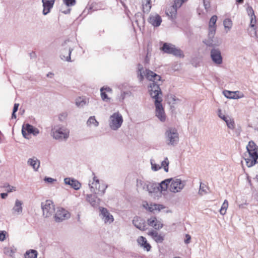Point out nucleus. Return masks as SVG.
Returning <instances> with one entry per match:
<instances>
[{
  "mask_svg": "<svg viewBox=\"0 0 258 258\" xmlns=\"http://www.w3.org/2000/svg\"><path fill=\"white\" fill-rule=\"evenodd\" d=\"M144 76H146L148 80L152 82L150 84V89L149 90L150 95L153 86H158L159 89L161 91L160 88V86L162 85V83L161 77L149 70H146V73H145L143 67L139 64L138 66V77L140 82L143 80Z\"/></svg>",
  "mask_w": 258,
  "mask_h": 258,
  "instance_id": "obj_1",
  "label": "nucleus"
},
{
  "mask_svg": "<svg viewBox=\"0 0 258 258\" xmlns=\"http://www.w3.org/2000/svg\"><path fill=\"white\" fill-rule=\"evenodd\" d=\"M236 2L238 4H242L243 3V0H235Z\"/></svg>",
  "mask_w": 258,
  "mask_h": 258,
  "instance_id": "obj_58",
  "label": "nucleus"
},
{
  "mask_svg": "<svg viewBox=\"0 0 258 258\" xmlns=\"http://www.w3.org/2000/svg\"><path fill=\"white\" fill-rule=\"evenodd\" d=\"M63 3L67 6V7H72L74 6L76 4V0H62Z\"/></svg>",
  "mask_w": 258,
  "mask_h": 258,
  "instance_id": "obj_43",
  "label": "nucleus"
},
{
  "mask_svg": "<svg viewBox=\"0 0 258 258\" xmlns=\"http://www.w3.org/2000/svg\"><path fill=\"white\" fill-rule=\"evenodd\" d=\"M185 237H186V239L184 240V242L186 244H188L190 242V240L191 239L190 236L188 234H186Z\"/></svg>",
  "mask_w": 258,
  "mask_h": 258,
  "instance_id": "obj_50",
  "label": "nucleus"
},
{
  "mask_svg": "<svg viewBox=\"0 0 258 258\" xmlns=\"http://www.w3.org/2000/svg\"><path fill=\"white\" fill-rule=\"evenodd\" d=\"M68 116V113L66 112L60 113L58 116L59 120L61 121H63Z\"/></svg>",
  "mask_w": 258,
  "mask_h": 258,
  "instance_id": "obj_47",
  "label": "nucleus"
},
{
  "mask_svg": "<svg viewBox=\"0 0 258 258\" xmlns=\"http://www.w3.org/2000/svg\"><path fill=\"white\" fill-rule=\"evenodd\" d=\"M210 56L214 64L220 65L222 63L223 58L221 51L218 48H213L210 51Z\"/></svg>",
  "mask_w": 258,
  "mask_h": 258,
  "instance_id": "obj_14",
  "label": "nucleus"
},
{
  "mask_svg": "<svg viewBox=\"0 0 258 258\" xmlns=\"http://www.w3.org/2000/svg\"><path fill=\"white\" fill-rule=\"evenodd\" d=\"M37 252L35 250H31L30 251H27L25 254L26 258H36Z\"/></svg>",
  "mask_w": 258,
  "mask_h": 258,
  "instance_id": "obj_36",
  "label": "nucleus"
},
{
  "mask_svg": "<svg viewBox=\"0 0 258 258\" xmlns=\"http://www.w3.org/2000/svg\"><path fill=\"white\" fill-rule=\"evenodd\" d=\"M143 11L145 12L146 9L147 12H149L151 8L150 5V0H147V2L145 4L143 5Z\"/></svg>",
  "mask_w": 258,
  "mask_h": 258,
  "instance_id": "obj_45",
  "label": "nucleus"
},
{
  "mask_svg": "<svg viewBox=\"0 0 258 258\" xmlns=\"http://www.w3.org/2000/svg\"><path fill=\"white\" fill-rule=\"evenodd\" d=\"M247 11L248 15L250 16V17L255 16L254 14V11L251 7H248Z\"/></svg>",
  "mask_w": 258,
  "mask_h": 258,
  "instance_id": "obj_49",
  "label": "nucleus"
},
{
  "mask_svg": "<svg viewBox=\"0 0 258 258\" xmlns=\"http://www.w3.org/2000/svg\"><path fill=\"white\" fill-rule=\"evenodd\" d=\"M171 180V179H170V178H168L162 181L160 183V187L161 188V190L165 191L167 189V188L169 187Z\"/></svg>",
  "mask_w": 258,
  "mask_h": 258,
  "instance_id": "obj_30",
  "label": "nucleus"
},
{
  "mask_svg": "<svg viewBox=\"0 0 258 258\" xmlns=\"http://www.w3.org/2000/svg\"><path fill=\"white\" fill-rule=\"evenodd\" d=\"M161 17L157 14L151 15L148 19V22L154 27H159L162 22Z\"/></svg>",
  "mask_w": 258,
  "mask_h": 258,
  "instance_id": "obj_18",
  "label": "nucleus"
},
{
  "mask_svg": "<svg viewBox=\"0 0 258 258\" xmlns=\"http://www.w3.org/2000/svg\"><path fill=\"white\" fill-rule=\"evenodd\" d=\"M161 206V205L159 204H150L148 207V210L150 212H154L155 210L160 211Z\"/></svg>",
  "mask_w": 258,
  "mask_h": 258,
  "instance_id": "obj_39",
  "label": "nucleus"
},
{
  "mask_svg": "<svg viewBox=\"0 0 258 258\" xmlns=\"http://www.w3.org/2000/svg\"><path fill=\"white\" fill-rule=\"evenodd\" d=\"M171 182L169 187L170 191L173 193L179 192L184 187L185 181L181 180L177 178H171Z\"/></svg>",
  "mask_w": 258,
  "mask_h": 258,
  "instance_id": "obj_10",
  "label": "nucleus"
},
{
  "mask_svg": "<svg viewBox=\"0 0 258 258\" xmlns=\"http://www.w3.org/2000/svg\"><path fill=\"white\" fill-rule=\"evenodd\" d=\"M148 234L157 243H162L164 240L163 236L156 231L152 230Z\"/></svg>",
  "mask_w": 258,
  "mask_h": 258,
  "instance_id": "obj_25",
  "label": "nucleus"
},
{
  "mask_svg": "<svg viewBox=\"0 0 258 258\" xmlns=\"http://www.w3.org/2000/svg\"><path fill=\"white\" fill-rule=\"evenodd\" d=\"M55 0H42L43 3V14L47 15L50 12V9L52 8Z\"/></svg>",
  "mask_w": 258,
  "mask_h": 258,
  "instance_id": "obj_19",
  "label": "nucleus"
},
{
  "mask_svg": "<svg viewBox=\"0 0 258 258\" xmlns=\"http://www.w3.org/2000/svg\"><path fill=\"white\" fill-rule=\"evenodd\" d=\"M8 196L7 193H1V197L2 199H6L7 197Z\"/></svg>",
  "mask_w": 258,
  "mask_h": 258,
  "instance_id": "obj_57",
  "label": "nucleus"
},
{
  "mask_svg": "<svg viewBox=\"0 0 258 258\" xmlns=\"http://www.w3.org/2000/svg\"><path fill=\"white\" fill-rule=\"evenodd\" d=\"M27 164L33 167L35 171H37L40 167V161L36 157L29 158L27 161Z\"/></svg>",
  "mask_w": 258,
  "mask_h": 258,
  "instance_id": "obj_28",
  "label": "nucleus"
},
{
  "mask_svg": "<svg viewBox=\"0 0 258 258\" xmlns=\"http://www.w3.org/2000/svg\"><path fill=\"white\" fill-rule=\"evenodd\" d=\"M151 90V96L155 99V105L156 107V116L158 119L164 122L166 120V115L164 108L161 103L162 101V92L158 86H153Z\"/></svg>",
  "mask_w": 258,
  "mask_h": 258,
  "instance_id": "obj_2",
  "label": "nucleus"
},
{
  "mask_svg": "<svg viewBox=\"0 0 258 258\" xmlns=\"http://www.w3.org/2000/svg\"><path fill=\"white\" fill-rule=\"evenodd\" d=\"M133 224L140 230L145 231L147 229L145 221L139 217H136L134 218Z\"/></svg>",
  "mask_w": 258,
  "mask_h": 258,
  "instance_id": "obj_17",
  "label": "nucleus"
},
{
  "mask_svg": "<svg viewBox=\"0 0 258 258\" xmlns=\"http://www.w3.org/2000/svg\"><path fill=\"white\" fill-rule=\"evenodd\" d=\"M55 179L51 178V177H45L44 181L49 182V183H52L53 181H55Z\"/></svg>",
  "mask_w": 258,
  "mask_h": 258,
  "instance_id": "obj_51",
  "label": "nucleus"
},
{
  "mask_svg": "<svg viewBox=\"0 0 258 258\" xmlns=\"http://www.w3.org/2000/svg\"><path fill=\"white\" fill-rule=\"evenodd\" d=\"M168 165L169 161L168 158L166 157L161 163V167L164 168L165 171L166 172L168 171Z\"/></svg>",
  "mask_w": 258,
  "mask_h": 258,
  "instance_id": "obj_40",
  "label": "nucleus"
},
{
  "mask_svg": "<svg viewBox=\"0 0 258 258\" xmlns=\"http://www.w3.org/2000/svg\"><path fill=\"white\" fill-rule=\"evenodd\" d=\"M39 131L38 130V128H34V130H33V133H32L31 134H32L34 136H37L38 134H39Z\"/></svg>",
  "mask_w": 258,
  "mask_h": 258,
  "instance_id": "obj_52",
  "label": "nucleus"
},
{
  "mask_svg": "<svg viewBox=\"0 0 258 258\" xmlns=\"http://www.w3.org/2000/svg\"><path fill=\"white\" fill-rule=\"evenodd\" d=\"M19 104L15 103L14 105L13 112L12 114V118H16V112L18 111Z\"/></svg>",
  "mask_w": 258,
  "mask_h": 258,
  "instance_id": "obj_44",
  "label": "nucleus"
},
{
  "mask_svg": "<svg viewBox=\"0 0 258 258\" xmlns=\"http://www.w3.org/2000/svg\"><path fill=\"white\" fill-rule=\"evenodd\" d=\"M51 134L55 140L62 141H66L70 136V130L62 125L54 126L51 130Z\"/></svg>",
  "mask_w": 258,
  "mask_h": 258,
  "instance_id": "obj_4",
  "label": "nucleus"
},
{
  "mask_svg": "<svg viewBox=\"0 0 258 258\" xmlns=\"http://www.w3.org/2000/svg\"><path fill=\"white\" fill-rule=\"evenodd\" d=\"M41 209L43 215L46 218L51 216L55 211L53 203L50 200H46L41 203Z\"/></svg>",
  "mask_w": 258,
  "mask_h": 258,
  "instance_id": "obj_11",
  "label": "nucleus"
},
{
  "mask_svg": "<svg viewBox=\"0 0 258 258\" xmlns=\"http://www.w3.org/2000/svg\"><path fill=\"white\" fill-rule=\"evenodd\" d=\"M187 0H174V4L170 6L166 10V14L168 17L173 20L176 18L177 9L180 8L182 4Z\"/></svg>",
  "mask_w": 258,
  "mask_h": 258,
  "instance_id": "obj_12",
  "label": "nucleus"
},
{
  "mask_svg": "<svg viewBox=\"0 0 258 258\" xmlns=\"http://www.w3.org/2000/svg\"><path fill=\"white\" fill-rule=\"evenodd\" d=\"M126 94H128V93L127 92H123L121 93V96L120 97H121V99L122 100H123L124 99V98H125V95Z\"/></svg>",
  "mask_w": 258,
  "mask_h": 258,
  "instance_id": "obj_56",
  "label": "nucleus"
},
{
  "mask_svg": "<svg viewBox=\"0 0 258 258\" xmlns=\"http://www.w3.org/2000/svg\"><path fill=\"white\" fill-rule=\"evenodd\" d=\"M223 25L225 29H227L226 32H228L232 27V22L230 19H226L223 22Z\"/></svg>",
  "mask_w": 258,
  "mask_h": 258,
  "instance_id": "obj_34",
  "label": "nucleus"
},
{
  "mask_svg": "<svg viewBox=\"0 0 258 258\" xmlns=\"http://www.w3.org/2000/svg\"><path fill=\"white\" fill-rule=\"evenodd\" d=\"M228 127L231 130H233L235 127V124L234 120L230 117H228L226 120H225Z\"/></svg>",
  "mask_w": 258,
  "mask_h": 258,
  "instance_id": "obj_38",
  "label": "nucleus"
},
{
  "mask_svg": "<svg viewBox=\"0 0 258 258\" xmlns=\"http://www.w3.org/2000/svg\"><path fill=\"white\" fill-rule=\"evenodd\" d=\"M237 93H239L238 91H230L228 90H225L223 91V94L224 96L229 99H237L241 98L244 97V95L242 93H240L239 95H237Z\"/></svg>",
  "mask_w": 258,
  "mask_h": 258,
  "instance_id": "obj_23",
  "label": "nucleus"
},
{
  "mask_svg": "<svg viewBox=\"0 0 258 258\" xmlns=\"http://www.w3.org/2000/svg\"><path fill=\"white\" fill-rule=\"evenodd\" d=\"M151 164L152 165V169L154 171H157L161 168V167L159 165L154 163L153 160H151Z\"/></svg>",
  "mask_w": 258,
  "mask_h": 258,
  "instance_id": "obj_46",
  "label": "nucleus"
},
{
  "mask_svg": "<svg viewBox=\"0 0 258 258\" xmlns=\"http://www.w3.org/2000/svg\"><path fill=\"white\" fill-rule=\"evenodd\" d=\"M70 217L69 212L63 208L58 209L56 212L54 218L57 222H59Z\"/></svg>",
  "mask_w": 258,
  "mask_h": 258,
  "instance_id": "obj_16",
  "label": "nucleus"
},
{
  "mask_svg": "<svg viewBox=\"0 0 258 258\" xmlns=\"http://www.w3.org/2000/svg\"><path fill=\"white\" fill-rule=\"evenodd\" d=\"M204 6H205V8L206 9H207L209 8V4H206L205 2H204Z\"/></svg>",
  "mask_w": 258,
  "mask_h": 258,
  "instance_id": "obj_60",
  "label": "nucleus"
},
{
  "mask_svg": "<svg viewBox=\"0 0 258 258\" xmlns=\"http://www.w3.org/2000/svg\"><path fill=\"white\" fill-rule=\"evenodd\" d=\"M23 202L17 199L15 201L14 206L12 209V213L14 215H20L22 214L23 212V207H22Z\"/></svg>",
  "mask_w": 258,
  "mask_h": 258,
  "instance_id": "obj_21",
  "label": "nucleus"
},
{
  "mask_svg": "<svg viewBox=\"0 0 258 258\" xmlns=\"http://www.w3.org/2000/svg\"><path fill=\"white\" fill-rule=\"evenodd\" d=\"M148 225L153 227L156 230H159L163 227V224L155 217H152L148 220Z\"/></svg>",
  "mask_w": 258,
  "mask_h": 258,
  "instance_id": "obj_22",
  "label": "nucleus"
},
{
  "mask_svg": "<svg viewBox=\"0 0 258 258\" xmlns=\"http://www.w3.org/2000/svg\"><path fill=\"white\" fill-rule=\"evenodd\" d=\"M62 46V48L61 49L60 55L61 59L67 61H70L71 54L74 49V42L71 40H67L63 42Z\"/></svg>",
  "mask_w": 258,
  "mask_h": 258,
  "instance_id": "obj_8",
  "label": "nucleus"
},
{
  "mask_svg": "<svg viewBox=\"0 0 258 258\" xmlns=\"http://www.w3.org/2000/svg\"><path fill=\"white\" fill-rule=\"evenodd\" d=\"M5 239V234L4 232H0V240L3 241Z\"/></svg>",
  "mask_w": 258,
  "mask_h": 258,
  "instance_id": "obj_53",
  "label": "nucleus"
},
{
  "mask_svg": "<svg viewBox=\"0 0 258 258\" xmlns=\"http://www.w3.org/2000/svg\"><path fill=\"white\" fill-rule=\"evenodd\" d=\"M207 188L206 185L202 183H201L200 186V189L199 191V194L201 196H203L204 194H207V191L206 188Z\"/></svg>",
  "mask_w": 258,
  "mask_h": 258,
  "instance_id": "obj_42",
  "label": "nucleus"
},
{
  "mask_svg": "<svg viewBox=\"0 0 258 258\" xmlns=\"http://www.w3.org/2000/svg\"><path fill=\"white\" fill-rule=\"evenodd\" d=\"M148 183V182H145V181H142L141 180L137 179V188L139 189H142V190L146 191Z\"/></svg>",
  "mask_w": 258,
  "mask_h": 258,
  "instance_id": "obj_31",
  "label": "nucleus"
},
{
  "mask_svg": "<svg viewBox=\"0 0 258 258\" xmlns=\"http://www.w3.org/2000/svg\"><path fill=\"white\" fill-rule=\"evenodd\" d=\"M161 50L165 53L172 54L175 56L179 57L184 56L183 51L171 43H164Z\"/></svg>",
  "mask_w": 258,
  "mask_h": 258,
  "instance_id": "obj_9",
  "label": "nucleus"
},
{
  "mask_svg": "<svg viewBox=\"0 0 258 258\" xmlns=\"http://www.w3.org/2000/svg\"><path fill=\"white\" fill-rule=\"evenodd\" d=\"M105 90L107 92H110L111 91V89L109 87H106L104 88V90Z\"/></svg>",
  "mask_w": 258,
  "mask_h": 258,
  "instance_id": "obj_59",
  "label": "nucleus"
},
{
  "mask_svg": "<svg viewBox=\"0 0 258 258\" xmlns=\"http://www.w3.org/2000/svg\"><path fill=\"white\" fill-rule=\"evenodd\" d=\"M87 124L88 126H91L92 125L95 127L99 125V122L97 121L94 116H90L87 121Z\"/></svg>",
  "mask_w": 258,
  "mask_h": 258,
  "instance_id": "obj_32",
  "label": "nucleus"
},
{
  "mask_svg": "<svg viewBox=\"0 0 258 258\" xmlns=\"http://www.w3.org/2000/svg\"><path fill=\"white\" fill-rule=\"evenodd\" d=\"M246 151L243 154V158L248 167H251L258 163V146L252 141L248 142L246 146Z\"/></svg>",
  "mask_w": 258,
  "mask_h": 258,
  "instance_id": "obj_3",
  "label": "nucleus"
},
{
  "mask_svg": "<svg viewBox=\"0 0 258 258\" xmlns=\"http://www.w3.org/2000/svg\"><path fill=\"white\" fill-rule=\"evenodd\" d=\"M64 182L66 184L71 186L75 190H78L81 186V183L77 180L74 178L67 177L64 179Z\"/></svg>",
  "mask_w": 258,
  "mask_h": 258,
  "instance_id": "obj_20",
  "label": "nucleus"
},
{
  "mask_svg": "<svg viewBox=\"0 0 258 258\" xmlns=\"http://www.w3.org/2000/svg\"><path fill=\"white\" fill-rule=\"evenodd\" d=\"M88 103V100L84 97H79L76 99V105L78 107H83Z\"/></svg>",
  "mask_w": 258,
  "mask_h": 258,
  "instance_id": "obj_29",
  "label": "nucleus"
},
{
  "mask_svg": "<svg viewBox=\"0 0 258 258\" xmlns=\"http://www.w3.org/2000/svg\"><path fill=\"white\" fill-rule=\"evenodd\" d=\"M91 191L95 194L103 195L105 192L108 185L104 183H99V180L97 179L96 176H94L93 180L89 184Z\"/></svg>",
  "mask_w": 258,
  "mask_h": 258,
  "instance_id": "obj_7",
  "label": "nucleus"
},
{
  "mask_svg": "<svg viewBox=\"0 0 258 258\" xmlns=\"http://www.w3.org/2000/svg\"><path fill=\"white\" fill-rule=\"evenodd\" d=\"M87 200L93 207L98 206L99 205L100 199H99L95 195H87Z\"/></svg>",
  "mask_w": 258,
  "mask_h": 258,
  "instance_id": "obj_27",
  "label": "nucleus"
},
{
  "mask_svg": "<svg viewBox=\"0 0 258 258\" xmlns=\"http://www.w3.org/2000/svg\"><path fill=\"white\" fill-rule=\"evenodd\" d=\"M165 139L166 144L169 146H174L179 141V135L175 128L169 127L165 133Z\"/></svg>",
  "mask_w": 258,
  "mask_h": 258,
  "instance_id": "obj_5",
  "label": "nucleus"
},
{
  "mask_svg": "<svg viewBox=\"0 0 258 258\" xmlns=\"http://www.w3.org/2000/svg\"><path fill=\"white\" fill-rule=\"evenodd\" d=\"M255 24H256L255 16H254L251 17L250 26L251 28H252L253 29L254 36H255L256 37H257L256 32L255 30Z\"/></svg>",
  "mask_w": 258,
  "mask_h": 258,
  "instance_id": "obj_37",
  "label": "nucleus"
},
{
  "mask_svg": "<svg viewBox=\"0 0 258 258\" xmlns=\"http://www.w3.org/2000/svg\"><path fill=\"white\" fill-rule=\"evenodd\" d=\"M228 202L226 200H225L224 201V202H223V203L221 206V208L220 210V213L221 215H224L225 214V213L226 212L227 209L228 208Z\"/></svg>",
  "mask_w": 258,
  "mask_h": 258,
  "instance_id": "obj_35",
  "label": "nucleus"
},
{
  "mask_svg": "<svg viewBox=\"0 0 258 258\" xmlns=\"http://www.w3.org/2000/svg\"><path fill=\"white\" fill-rule=\"evenodd\" d=\"M217 20V17L216 15L213 16L209 21V33L208 37L210 40L206 44L209 46L212 45L213 38L214 37L216 32V23Z\"/></svg>",
  "mask_w": 258,
  "mask_h": 258,
  "instance_id": "obj_13",
  "label": "nucleus"
},
{
  "mask_svg": "<svg viewBox=\"0 0 258 258\" xmlns=\"http://www.w3.org/2000/svg\"><path fill=\"white\" fill-rule=\"evenodd\" d=\"M13 190H15V187L14 186H11L10 185V186L8 188L7 191L10 192H12Z\"/></svg>",
  "mask_w": 258,
  "mask_h": 258,
  "instance_id": "obj_55",
  "label": "nucleus"
},
{
  "mask_svg": "<svg viewBox=\"0 0 258 258\" xmlns=\"http://www.w3.org/2000/svg\"><path fill=\"white\" fill-rule=\"evenodd\" d=\"M158 186L156 183L148 182L146 191H148L150 194H152L155 192Z\"/></svg>",
  "mask_w": 258,
  "mask_h": 258,
  "instance_id": "obj_33",
  "label": "nucleus"
},
{
  "mask_svg": "<svg viewBox=\"0 0 258 258\" xmlns=\"http://www.w3.org/2000/svg\"><path fill=\"white\" fill-rule=\"evenodd\" d=\"M218 115L220 118H221L222 119H223L224 121L225 120H226L227 119V118L229 117V116H226L224 115H223L222 114L221 109H219Z\"/></svg>",
  "mask_w": 258,
  "mask_h": 258,
  "instance_id": "obj_48",
  "label": "nucleus"
},
{
  "mask_svg": "<svg viewBox=\"0 0 258 258\" xmlns=\"http://www.w3.org/2000/svg\"><path fill=\"white\" fill-rule=\"evenodd\" d=\"M34 128L35 127L33 126L30 125V124L27 123L25 125L24 124L22 129V134L23 137L25 138L29 139V138L27 137L28 134H30L33 133V130Z\"/></svg>",
  "mask_w": 258,
  "mask_h": 258,
  "instance_id": "obj_26",
  "label": "nucleus"
},
{
  "mask_svg": "<svg viewBox=\"0 0 258 258\" xmlns=\"http://www.w3.org/2000/svg\"><path fill=\"white\" fill-rule=\"evenodd\" d=\"M256 178L258 180V174L256 175Z\"/></svg>",
  "mask_w": 258,
  "mask_h": 258,
  "instance_id": "obj_63",
  "label": "nucleus"
},
{
  "mask_svg": "<svg viewBox=\"0 0 258 258\" xmlns=\"http://www.w3.org/2000/svg\"><path fill=\"white\" fill-rule=\"evenodd\" d=\"M100 216L104 221L105 223L110 224L114 221L113 216L109 212L107 209L103 207H100Z\"/></svg>",
  "mask_w": 258,
  "mask_h": 258,
  "instance_id": "obj_15",
  "label": "nucleus"
},
{
  "mask_svg": "<svg viewBox=\"0 0 258 258\" xmlns=\"http://www.w3.org/2000/svg\"><path fill=\"white\" fill-rule=\"evenodd\" d=\"M104 87L101 88L100 89L101 98L103 101H108L110 98L108 97L107 95L104 92Z\"/></svg>",
  "mask_w": 258,
  "mask_h": 258,
  "instance_id": "obj_41",
  "label": "nucleus"
},
{
  "mask_svg": "<svg viewBox=\"0 0 258 258\" xmlns=\"http://www.w3.org/2000/svg\"><path fill=\"white\" fill-rule=\"evenodd\" d=\"M9 186H10V184L8 183H5L4 185V187H7V188H8Z\"/></svg>",
  "mask_w": 258,
  "mask_h": 258,
  "instance_id": "obj_61",
  "label": "nucleus"
},
{
  "mask_svg": "<svg viewBox=\"0 0 258 258\" xmlns=\"http://www.w3.org/2000/svg\"><path fill=\"white\" fill-rule=\"evenodd\" d=\"M61 11V12L62 13L65 14H69L70 13L71 9H67L66 10H63L62 8Z\"/></svg>",
  "mask_w": 258,
  "mask_h": 258,
  "instance_id": "obj_54",
  "label": "nucleus"
},
{
  "mask_svg": "<svg viewBox=\"0 0 258 258\" xmlns=\"http://www.w3.org/2000/svg\"><path fill=\"white\" fill-rule=\"evenodd\" d=\"M108 121L110 128L113 131H117L122 125L123 120L122 115L117 111L110 115Z\"/></svg>",
  "mask_w": 258,
  "mask_h": 258,
  "instance_id": "obj_6",
  "label": "nucleus"
},
{
  "mask_svg": "<svg viewBox=\"0 0 258 258\" xmlns=\"http://www.w3.org/2000/svg\"><path fill=\"white\" fill-rule=\"evenodd\" d=\"M137 242L141 247H142L145 250L149 251L150 250L151 246L149 243L147 241L145 237L143 236H140L137 239Z\"/></svg>",
  "mask_w": 258,
  "mask_h": 258,
  "instance_id": "obj_24",
  "label": "nucleus"
},
{
  "mask_svg": "<svg viewBox=\"0 0 258 258\" xmlns=\"http://www.w3.org/2000/svg\"><path fill=\"white\" fill-rule=\"evenodd\" d=\"M86 9L88 10V13H90V11H91L92 9V7H89V8H86Z\"/></svg>",
  "mask_w": 258,
  "mask_h": 258,
  "instance_id": "obj_62",
  "label": "nucleus"
}]
</instances>
